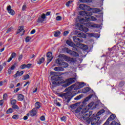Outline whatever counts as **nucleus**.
I'll return each mask as SVG.
<instances>
[{
  "label": "nucleus",
  "instance_id": "nucleus-1",
  "mask_svg": "<svg viewBox=\"0 0 125 125\" xmlns=\"http://www.w3.org/2000/svg\"><path fill=\"white\" fill-rule=\"evenodd\" d=\"M85 85V84L83 82L81 83H77L75 84L72 85L71 86L66 88L64 90L65 92L67 91L66 93L60 94L59 96L60 97L62 98V99L66 100L67 103H69V102L71 101L72 98H73L74 96H76V95H77V92H76V90L83 87Z\"/></svg>",
  "mask_w": 125,
  "mask_h": 125
},
{
  "label": "nucleus",
  "instance_id": "nucleus-2",
  "mask_svg": "<svg viewBox=\"0 0 125 125\" xmlns=\"http://www.w3.org/2000/svg\"><path fill=\"white\" fill-rule=\"evenodd\" d=\"M79 14L82 16H85L84 18H82L79 20V22H81L82 24H84L85 26H87L88 28H99V25L92 24L91 22H88V21H96L97 19L96 18L90 16L89 12H86L85 11H81Z\"/></svg>",
  "mask_w": 125,
  "mask_h": 125
},
{
  "label": "nucleus",
  "instance_id": "nucleus-3",
  "mask_svg": "<svg viewBox=\"0 0 125 125\" xmlns=\"http://www.w3.org/2000/svg\"><path fill=\"white\" fill-rule=\"evenodd\" d=\"M51 80L53 81L52 82L53 84L54 85H59L61 83H63L62 85L63 87H67L69 86L72 83H74L76 82L75 78H72L64 80L63 77H59L58 76H53L51 78Z\"/></svg>",
  "mask_w": 125,
  "mask_h": 125
},
{
  "label": "nucleus",
  "instance_id": "nucleus-4",
  "mask_svg": "<svg viewBox=\"0 0 125 125\" xmlns=\"http://www.w3.org/2000/svg\"><path fill=\"white\" fill-rule=\"evenodd\" d=\"M58 57L59 59H57L56 61V63L58 64V65H60V66H62L63 68H67V67L69 66V64L68 63L63 61H64V60L67 61V60L69 59L68 56L64 54H60L58 56Z\"/></svg>",
  "mask_w": 125,
  "mask_h": 125
},
{
  "label": "nucleus",
  "instance_id": "nucleus-5",
  "mask_svg": "<svg viewBox=\"0 0 125 125\" xmlns=\"http://www.w3.org/2000/svg\"><path fill=\"white\" fill-rule=\"evenodd\" d=\"M100 120V117L99 116H94L92 118H90L89 120L85 121L86 124L89 125L91 124V125H100L102 121Z\"/></svg>",
  "mask_w": 125,
  "mask_h": 125
},
{
  "label": "nucleus",
  "instance_id": "nucleus-6",
  "mask_svg": "<svg viewBox=\"0 0 125 125\" xmlns=\"http://www.w3.org/2000/svg\"><path fill=\"white\" fill-rule=\"evenodd\" d=\"M79 8L82 10H87L88 11H91L93 13H97V12H100V9L98 8H89V6L85 5L84 4H81L79 5Z\"/></svg>",
  "mask_w": 125,
  "mask_h": 125
},
{
  "label": "nucleus",
  "instance_id": "nucleus-7",
  "mask_svg": "<svg viewBox=\"0 0 125 125\" xmlns=\"http://www.w3.org/2000/svg\"><path fill=\"white\" fill-rule=\"evenodd\" d=\"M92 112H89L87 113L86 109H83L81 112V118H79L80 120L83 119L84 121H87L90 120L89 117L91 116Z\"/></svg>",
  "mask_w": 125,
  "mask_h": 125
},
{
  "label": "nucleus",
  "instance_id": "nucleus-8",
  "mask_svg": "<svg viewBox=\"0 0 125 125\" xmlns=\"http://www.w3.org/2000/svg\"><path fill=\"white\" fill-rule=\"evenodd\" d=\"M81 110L82 108L79 107L74 111V114H75V116H76L78 119H82V113H80Z\"/></svg>",
  "mask_w": 125,
  "mask_h": 125
},
{
  "label": "nucleus",
  "instance_id": "nucleus-9",
  "mask_svg": "<svg viewBox=\"0 0 125 125\" xmlns=\"http://www.w3.org/2000/svg\"><path fill=\"white\" fill-rule=\"evenodd\" d=\"M46 57L47 59V64H49V62H51V61H52V59H53V56H52V53L51 52H48L46 55Z\"/></svg>",
  "mask_w": 125,
  "mask_h": 125
},
{
  "label": "nucleus",
  "instance_id": "nucleus-10",
  "mask_svg": "<svg viewBox=\"0 0 125 125\" xmlns=\"http://www.w3.org/2000/svg\"><path fill=\"white\" fill-rule=\"evenodd\" d=\"M45 18H46L45 14H43L38 18L37 22L40 24H42V23L44 21H45Z\"/></svg>",
  "mask_w": 125,
  "mask_h": 125
},
{
  "label": "nucleus",
  "instance_id": "nucleus-11",
  "mask_svg": "<svg viewBox=\"0 0 125 125\" xmlns=\"http://www.w3.org/2000/svg\"><path fill=\"white\" fill-rule=\"evenodd\" d=\"M25 33V30H24V27L23 26H20L19 29L17 31V34H20L21 36H23Z\"/></svg>",
  "mask_w": 125,
  "mask_h": 125
},
{
  "label": "nucleus",
  "instance_id": "nucleus-12",
  "mask_svg": "<svg viewBox=\"0 0 125 125\" xmlns=\"http://www.w3.org/2000/svg\"><path fill=\"white\" fill-rule=\"evenodd\" d=\"M7 10L8 12V13H9V14H10V15H14V14H15V12H14V10H12L11 9V6H10V5H8L7 7Z\"/></svg>",
  "mask_w": 125,
  "mask_h": 125
},
{
  "label": "nucleus",
  "instance_id": "nucleus-13",
  "mask_svg": "<svg viewBox=\"0 0 125 125\" xmlns=\"http://www.w3.org/2000/svg\"><path fill=\"white\" fill-rule=\"evenodd\" d=\"M73 40L75 42H77V45H78V46H79V43H81L80 42H83V40L80 39L77 36H74L73 37Z\"/></svg>",
  "mask_w": 125,
  "mask_h": 125
},
{
  "label": "nucleus",
  "instance_id": "nucleus-14",
  "mask_svg": "<svg viewBox=\"0 0 125 125\" xmlns=\"http://www.w3.org/2000/svg\"><path fill=\"white\" fill-rule=\"evenodd\" d=\"M38 113V110L37 108H33L31 111L29 112V114L31 117H34V116H36Z\"/></svg>",
  "mask_w": 125,
  "mask_h": 125
},
{
  "label": "nucleus",
  "instance_id": "nucleus-15",
  "mask_svg": "<svg viewBox=\"0 0 125 125\" xmlns=\"http://www.w3.org/2000/svg\"><path fill=\"white\" fill-rule=\"evenodd\" d=\"M78 25H80V27L79 28V30L80 31H83L84 33H86L87 32H88V28L83 27V26L82 24H81L80 23H78Z\"/></svg>",
  "mask_w": 125,
  "mask_h": 125
},
{
  "label": "nucleus",
  "instance_id": "nucleus-16",
  "mask_svg": "<svg viewBox=\"0 0 125 125\" xmlns=\"http://www.w3.org/2000/svg\"><path fill=\"white\" fill-rule=\"evenodd\" d=\"M66 44L69 46H72L74 48H76L77 47V45H76L74 42H72L71 41L67 40L66 41Z\"/></svg>",
  "mask_w": 125,
  "mask_h": 125
},
{
  "label": "nucleus",
  "instance_id": "nucleus-17",
  "mask_svg": "<svg viewBox=\"0 0 125 125\" xmlns=\"http://www.w3.org/2000/svg\"><path fill=\"white\" fill-rule=\"evenodd\" d=\"M67 53H70L71 55H72V56H74L75 57L79 56V54H78V53L75 51H73L72 50H68Z\"/></svg>",
  "mask_w": 125,
  "mask_h": 125
},
{
  "label": "nucleus",
  "instance_id": "nucleus-18",
  "mask_svg": "<svg viewBox=\"0 0 125 125\" xmlns=\"http://www.w3.org/2000/svg\"><path fill=\"white\" fill-rule=\"evenodd\" d=\"M16 67V64H13L12 66L8 69L7 72L9 75L11 74V71H13L14 69Z\"/></svg>",
  "mask_w": 125,
  "mask_h": 125
},
{
  "label": "nucleus",
  "instance_id": "nucleus-19",
  "mask_svg": "<svg viewBox=\"0 0 125 125\" xmlns=\"http://www.w3.org/2000/svg\"><path fill=\"white\" fill-rule=\"evenodd\" d=\"M54 70L56 72H63L64 68L61 67H56L54 68Z\"/></svg>",
  "mask_w": 125,
  "mask_h": 125
},
{
  "label": "nucleus",
  "instance_id": "nucleus-20",
  "mask_svg": "<svg viewBox=\"0 0 125 125\" xmlns=\"http://www.w3.org/2000/svg\"><path fill=\"white\" fill-rule=\"evenodd\" d=\"M77 37H78V38H82L83 39H85L86 38L85 34L83 33H78Z\"/></svg>",
  "mask_w": 125,
  "mask_h": 125
},
{
  "label": "nucleus",
  "instance_id": "nucleus-21",
  "mask_svg": "<svg viewBox=\"0 0 125 125\" xmlns=\"http://www.w3.org/2000/svg\"><path fill=\"white\" fill-rule=\"evenodd\" d=\"M105 113V110L104 109H102L101 110H100L96 114L97 117H98V116H100L101 115H102V114Z\"/></svg>",
  "mask_w": 125,
  "mask_h": 125
},
{
  "label": "nucleus",
  "instance_id": "nucleus-22",
  "mask_svg": "<svg viewBox=\"0 0 125 125\" xmlns=\"http://www.w3.org/2000/svg\"><path fill=\"white\" fill-rule=\"evenodd\" d=\"M23 99H24V96L22 94H19L18 96V100L19 101H22Z\"/></svg>",
  "mask_w": 125,
  "mask_h": 125
},
{
  "label": "nucleus",
  "instance_id": "nucleus-23",
  "mask_svg": "<svg viewBox=\"0 0 125 125\" xmlns=\"http://www.w3.org/2000/svg\"><path fill=\"white\" fill-rule=\"evenodd\" d=\"M78 44L81 48H83V49H85V50L87 49V45H83V44H82V43H79Z\"/></svg>",
  "mask_w": 125,
  "mask_h": 125
},
{
  "label": "nucleus",
  "instance_id": "nucleus-24",
  "mask_svg": "<svg viewBox=\"0 0 125 125\" xmlns=\"http://www.w3.org/2000/svg\"><path fill=\"white\" fill-rule=\"evenodd\" d=\"M35 109H40L41 107H42V105H41V103L37 102L35 103Z\"/></svg>",
  "mask_w": 125,
  "mask_h": 125
},
{
  "label": "nucleus",
  "instance_id": "nucleus-25",
  "mask_svg": "<svg viewBox=\"0 0 125 125\" xmlns=\"http://www.w3.org/2000/svg\"><path fill=\"white\" fill-rule=\"evenodd\" d=\"M43 62H44V58L42 57L38 62V64H39L40 65H41V64H42V63H43Z\"/></svg>",
  "mask_w": 125,
  "mask_h": 125
},
{
  "label": "nucleus",
  "instance_id": "nucleus-26",
  "mask_svg": "<svg viewBox=\"0 0 125 125\" xmlns=\"http://www.w3.org/2000/svg\"><path fill=\"white\" fill-rule=\"evenodd\" d=\"M89 90V88L88 87H87L83 89L82 92H83V93H86L87 92H88Z\"/></svg>",
  "mask_w": 125,
  "mask_h": 125
},
{
  "label": "nucleus",
  "instance_id": "nucleus-27",
  "mask_svg": "<svg viewBox=\"0 0 125 125\" xmlns=\"http://www.w3.org/2000/svg\"><path fill=\"white\" fill-rule=\"evenodd\" d=\"M61 33L59 31H57L55 32H54V37H58L59 36H60V34Z\"/></svg>",
  "mask_w": 125,
  "mask_h": 125
},
{
  "label": "nucleus",
  "instance_id": "nucleus-28",
  "mask_svg": "<svg viewBox=\"0 0 125 125\" xmlns=\"http://www.w3.org/2000/svg\"><path fill=\"white\" fill-rule=\"evenodd\" d=\"M91 97H92V95H90L88 97H87L83 101V102H87V101H88V100H89V99H90V98H91Z\"/></svg>",
  "mask_w": 125,
  "mask_h": 125
},
{
  "label": "nucleus",
  "instance_id": "nucleus-29",
  "mask_svg": "<svg viewBox=\"0 0 125 125\" xmlns=\"http://www.w3.org/2000/svg\"><path fill=\"white\" fill-rule=\"evenodd\" d=\"M13 112V110L12 108H9L7 111H6V114H11Z\"/></svg>",
  "mask_w": 125,
  "mask_h": 125
},
{
  "label": "nucleus",
  "instance_id": "nucleus-30",
  "mask_svg": "<svg viewBox=\"0 0 125 125\" xmlns=\"http://www.w3.org/2000/svg\"><path fill=\"white\" fill-rule=\"evenodd\" d=\"M29 78H30V76L28 74H26L24 76L23 80V81H25L26 80H28Z\"/></svg>",
  "mask_w": 125,
  "mask_h": 125
},
{
  "label": "nucleus",
  "instance_id": "nucleus-31",
  "mask_svg": "<svg viewBox=\"0 0 125 125\" xmlns=\"http://www.w3.org/2000/svg\"><path fill=\"white\" fill-rule=\"evenodd\" d=\"M61 120L62 122H66V121H67V118H66V116H63L61 118Z\"/></svg>",
  "mask_w": 125,
  "mask_h": 125
},
{
  "label": "nucleus",
  "instance_id": "nucleus-32",
  "mask_svg": "<svg viewBox=\"0 0 125 125\" xmlns=\"http://www.w3.org/2000/svg\"><path fill=\"white\" fill-rule=\"evenodd\" d=\"M31 39H32V38L30 37L27 36L25 38L26 42H30V41H31Z\"/></svg>",
  "mask_w": 125,
  "mask_h": 125
},
{
  "label": "nucleus",
  "instance_id": "nucleus-33",
  "mask_svg": "<svg viewBox=\"0 0 125 125\" xmlns=\"http://www.w3.org/2000/svg\"><path fill=\"white\" fill-rule=\"evenodd\" d=\"M72 2H73L72 0H69L66 3L65 5L66 6H70V4H72Z\"/></svg>",
  "mask_w": 125,
  "mask_h": 125
},
{
  "label": "nucleus",
  "instance_id": "nucleus-34",
  "mask_svg": "<svg viewBox=\"0 0 125 125\" xmlns=\"http://www.w3.org/2000/svg\"><path fill=\"white\" fill-rule=\"evenodd\" d=\"M12 59L15 58L16 57V53L15 52H13L12 53L11 56H10Z\"/></svg>",
  "mask_w": 125,
  "mask_h": 125
},
{
  "label": "nucleus",
  "instance_id": "nucleus-35",
  "mask_svg": "<svg viewBox=\"0 0 125 125\" xmlns=\"http://www.w3.org/2000/svg\"><path fill=\"white\" fill-rule=\"evenodd\" d=\"M12 108L13 109H17V110H19V107H18V105L16 104H13Z\"/></svg>",
  "mask_w": 125,
  "mask_h": 125
},
{
  "label": "nucleus",
  "instance_id": "nucleus-36",
  "mask_svg": "<svg viewBox=\"0 0 125 125\" xmlns=\"http://www.w3.org/2000/svg\"><path fill=\"white\" fill-rule=\"evenodd\" d=\"M82 95H80L79 96H77V97L74 98V100H80L82 98Z\"/></svg>",
  "mask_w": 125,
  "mask_h": 125
},
{
  "label": "nucleus",
  "instance_id": "nucleus-37",
  "mask_svg": "<svg viewBox=\"0 0 125 125\" xmlns=\"http://www.w3.org/2000/svg\"><path fill=\"white\" fill-rule=\"evenodd\" d=\"M56 20L57 21H60L62 20V17H61V16H58L56 17Z\"/></svg>",
  "mask_w": 125,
  "mask_h": 125
},
{
  "label": "nucleus",
  "instance_id": "nucleus-38",
  "mask_svg": "<svg viewBox=\"0 0 125 125\" xmlns=\"http://www.w3.org/2000/svg\"><path fill=\"white\" fill-rule=\"evenodd\" d=\"M11 104L12 105H15V104H16V100H12L11 101Z\"/></svg>",
  "mask_w": 125,
  "mask_h": 125
},
{
  "label": "nucleus",
  "instance_id": "nucleus-39",
  "mask_svg": "<svg viewBox=\"0 0 125 125\" xmlns=\"http://www.w3.org/2000/svg\"><path fill=\"white\" fill-rule=\"evenodd\" d=\"M22 11H25V10H26V9H27V5H23L22 7Z\"/></svg>",
  "mask_w": 125,
  "mask_h": 125
},
{
  "label": "nucleus",
  "instance_id": "nucleus-40",
  "mask_svg": "<svg viewBox=\"0 0 125 125\" xmlns=\"http://www.w3.org/2000/svg\"><path fill=\"white\" fill-rule=\"evenodd\" d=\"M111 125H121L119 123H117V122L116 121H113L111 124Z\"/></svg>",
  "mask_w": 125,
  "mask_h": 125
},
{
  "label": "nucleus",
  "instance_id": "nucleus-41",
  "mask_svg": "<svg viewBox=\"0 0 125 125\" xmlns=\"http://www.w3.org/2000/svg\"><path fill=\"white\" fill-rule=\"evenodd\" d=\"M3 100H6L7 99V94L5 93L3 95Z\"/></svg>",
  "mask_w": 125,
  "mask_h": 125
},
{
  "label": "nucleus",
  "instance_id": "nucleus-42",
  "mask_svg": "<svg viewBox=\"0 0 125 125\" xmlns=\"http://www.w3.org/2000/svg\"><path fill=\"white\" fill-rule=\"evenodd\" d=\"M41 121H42V122H44V121H45V117L44 116H42L40 117Z\"/></svg>",
  "mask_w": 125,
  "mask_h": 125
},
{
  "label": "nucleus",
  "instance_id": "nucleus-43",
  "mask_svg": "<svg viewBox=\"0 0 125 125\" xmlns=\"http://www.w3.org/2000/svg\"><path fill=\"white\" fill-rule=\"evenodd\" d=\"M92 106H93V103H90L89 104H88V107L89 109H90V108H92Z\"/></svg>",
  "mask_w": 125,
  "mask_h": 125
},
{
  "label": "nucleus",
  "instance_id": "nucleus-44",
  "mask_svg": "<svg viewBox=\"0 0 125 125\" xmlns=\"http://www.w3.org/2000/svg\"><path fill=\"white\" fill-rule=\"evenodd\" d=\"M12 119H14V120H17L18 119V115H15L12 116Z\"/></svg>",
  "mask_w": 125,
  "mask_h": 125
},
{
  "label": "nucleus",
  "instance_id": "nucleus-45",
  "mask_svg": "<svg viewBox=\"0 0 125 125\" xmlns=\"http://www.w3.org/2000/svg\"><path fill=\"white\" fill-rule=\"evenodd\" d=\"M22 58H23V55L21 54V55L19 57V58H18L19 61H21V60H22Z\"/></svg>",
  "mask_w": 125,
  "mask_h": 125
},
{
  "label": "nucleus",
  "instance_id": "nucleus-46",
  "mask_svg": "<svg viewBox=\"0 0 125 125\" xmlns=\"http://www.w3.org/2000/svg\"><path fill=\"white\" fill-rule=\"evenodd\" d=\"M26 68V64H22L21 66V69H25Z\"/></svg>",
  "mask_w": 125,
  "mask_h": 125
},
{
  "label": "nucleus",
  "instance_id": "nucleus-47",
  "mask_svg": "<svg viewBox=\"0 0 125 125\" xmlns=\"http://www.w3.org/2000/svg\"><path fill=\"white\" fill-rule=\"evenodd\" d=\"M68 34H69V31H65L63 32V36H67V35H68Z\"/></svg>",
  "mask_w": 125,
  "mask_h": 125
},
{
  "label": "nucleus",
  "instance_id": "nucleus-48",
  "mask_svg": "<svg viewBox=\"0 0 125 125\" xmlns=\"http://www.w3.org/2000/svg\"><path fill=\"white\" fill-rule=\"evenodd\" d=\"M24 74V71H21L19 72V77H21V76H22Z\"/></svg>",
  "mask_w": 125,
  "mask_h": 125
},
{
  "label": "nucleus",
  "instance_id": "nucleus-49",
  "mask_svg": "<svg viewBox=\"0 0 125 125\" xmlns=\"http://www.w3.org/2000/svg\"><path fill=\"white\" fill-rule=\"evenodd\" d=\"M31 66H32V64L28 63L26 65V68H28V69H30V68H31Z\"/></svg>",
  "mask_w": 125,
  "mask_h": 125
},
{
  "label": "nucleus",
  "instance_id": "nucleus-50",
  "mask_svg": "<svg viewBox=\"0 0 125 125\" xmlns=\"http://www.w3.org/2000/svg\"><path fill=\"white\" fill-rule=\"evenodd\" d=\"M13 87H14V84L13 83H10L9 88H13Z\"/></svg>",
  "mask_w": 125,
  "mask_h": 125
},
{
  "label": "nucleus",
  "instance_id": "nucleus-51",
  "mask_svg": "<svg viewBox=\"0 0 125 125\" xmlns=\"http://www.w3.org/2000/svg\"><path fill=\"white\" fill-rule=\"evenodd\" d=\"M35 33H36V30L35 29H33L31 32H30V34L31 35H33V34H35Z\"/></svg>",
  "mask_w": 125,
  "mask_h": 125
},
{
  "label": "nucleus",
  "instance_id": "nucleus-52",
  "mask_svg": "<svg viewBox=\"0 0 125 125\" xmlns=\"http://www.w3.org/2000/svg\"><path fill=\"white\" fill-rule=\"evenodd\" d=\"M19 90H20V88H17L16 89H15V90H14V92H15V93L18 92V91H19Z\"/></svg>",
  "mask_w": 125,
  "mask_h": 125
},
{
  "label": "nucleus",
  "instance_id": "nucleus-53",
  "mask_svg": "<svg viewBox=\"0 0 125 125\" xmlns=\"http://www.w3.org/2000/svg\"><path fill=\"white\" fill-rule=\"evenodd\" d=\"M3 105V100H1L0 101V106H2Z\"/></svg>",
  "mask_w": 125,
  "mask_h": 125
},
{
  "label": "nucleus",
  "instance_id": "nucleus-54",
  "mask_svg": "<svg viewBox=\"0 0 125 125\" xmlns=\"http://www.w3.org/2000/svg\"><path fill=\"white\" fill-rule=\"evenodd\" d=\"M81 2H87V0H79Z\"/></svg>",
  "mask_w": 125,
  "mask_h": 125
},
{
  "label": "nucleus",
  "instance_id": "nucleus-55",
  "mask_svg": "<svg viewBox=\"0 0 125 125\" xmlns=\"http://www.w3.org/2000/svg\"><path fill=\"white\" fill-rule=\"evenodd\" d=\"M12 58L10 57L9 59L7 61V62H10V61H11V60H12Z\"/></svg>",
  "mask_w": 125,
  "mask_h": 125
},
{
  "label": "nucleus",
  "instance_id": "nucleus-56",
  "mask_svg": "<svg viewBox=\"0 0 125 125\" xmlns=\"http://www.w3.org/2000/svg\"><path fill=\"white\" fill-rule=\"evenodd\" d=\"M56 104H57V106H58L59 107H60V106H61V104L59 102H57Z\"/></svg>",
  "mask_w": 125,
  "mask_h": 125
},
{
  "label": "nucleus",
  "instance_id": "nucleus-57",
  "mask_svg": "<svg viewBox=\"0 0 125 125\" xmlns=\"http://www.w3.org/2000/svg\"><path fill=\"white\" fill-rule=\"evenodd\" d=\"M30 83H29V82H27L25 84H24L23 86H26L27 84H29Z\"/></svg>",
  "mask_w": 125,
  "mask_h": 125
},
{
  "label": "nucleus",
  "instance_id": "nucleus-58",
  "mask_svg": "<svg viewBox=\"0 0 125 125\" xmlns=\"http://www.w3.org/2000/svg\"><path fill=\"white\" fill-rule=\"evenodd\" d=\"M23 120H24L25 121H26V120H28V116H24Z\"/></svg>",
  "mask_w": 125,
  "mask_h": 125
},
{
  "label": "nucleus",
  "instance_id": "nucleus-59",
  "mask_svg": "<svg viewBox=\"0 0 125 125\" xmlns=\"http://www.w3.org/2000/svg\"><path fill=\"white\" fill-rule=\"evenodd\" d=\"M37 90H38V88H36L35 89L33 90V93L37 92Z\"/></svg>",
  "mask_w": 125,
  "mask_h": 125
},
{
  "label": "nucleus",
  "instance_id": "nucleus-60",
  "mask_svg": "<svg viewBox=\"0 0 125 125\" xmlns=\"http://www.w3.org/2000/svg\"><path fill=\"white\" fill-rule=\"evenodd\" d=\"M10 31H11V28H9V29L7 30L6 33H9V32H10Z\"/></svg>",
  "mask_w": 125,
  "mask_h": 125
},
{
  "label": "nucleus",
  "instance_id": "nucleus-61",
  "mask_svg": "<svg viewBox=\"0 0 125 125\" xmlns=\"http://www.w3.org/2000/svg\"><path fill=\"white\" fill-rule=\"evenodd\" d=\"M30 58L32 59L33 58H34V57H35V55L33 54V55H30Z\"/></svg>",
  "mask_w": 125,
  "mask_h": 125
},
{
  "label": "nucleus",
  "instance_id": "nucleus-62",
  "mask_svg": "<svg viewBox=\"0 0 125 125\" xmlns=\"http://www.w3.org/2000/svg\"><path fill=\"white\" fill-rule=\"evenodd\" d=\"M46 16H48V15H50V12H48L46 14Z\"/></svg>",
  "mask_w": 125,
  "mask_h": 125
},
{
  "label": "nucleus",
  "instance_id": "nucleus-63",
  "mask_svg": "<svg viewBox=\"0 0 125 125\" xmlns=\"http://www.w3.org/2000/svg\"><path fill=\"white\" fill-rule=\"evenodd\" d=\"M3 50H4V47L2 48V49H1L0 50V52H2V51H3Z\"/></svg>",
  "mask_w": 125,
  "mask_h": 125
},
{
  "label": "nucleus",
  "instance_id": "nucleus-64",
  "mask_svg": "<svg viewBox=\"0 0 125 125\" xmlns=\"http://www.w3.org/2000/svg\"><path fill=\"white\" fill-rule=\"evenodd\" d=\"M3 66H6V62H4L3 64H2Z\"/></svg>",
  "mask_w": 125,
  "mask_h": 125
}]
</instances>
